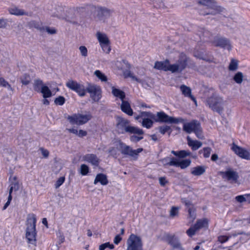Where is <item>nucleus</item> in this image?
I'll return each instance as SVG.
<instances>
[{
	"label": "nucleus",
	"mask_w": 250,
	"mask_h": 250,
	"mask_svg": "<svg viewBox=\"0 0 250 250\" xmlns=\"http://www.w3.org/2000/svg\"><path fill=\"white\" fill-rule=\"evenodd\" d=\"M188 217L192 222L196 218L195 209L193 206H191L188 208Z\"/></svg>",
	"instance_id": "nucleus-37"
},
{
	"label": "nucleus",
	"mask_w": 250,
	"mask_h": 250,
	"mask_svg": "<svg viewBox=\"0 0 250 250\" xmlns=\"http://www.w3.org/2000/svg\"><path fill=\"white\" fill-rule=\"evenodd\" d=\"M180 208L178 207L173 206L171 207L169 211V216L171 218H174L179 216V211Z\"/></svg>",
	"instance_id": "nucleus-36"
},
{
	"label": "nucleus",
	"mask_w": 250,
	"mask_h": 250,
	"mask_svg": "<svg viewBox=\"0 0 250 250\" xmlns=\"http://www.w3.org/2000/svg\"><path fill=\"white\" fill-rule=\"evenodd\" d=\"M89 172L88 167L85 165L82 164L80 167V173L82 175H86Z\"/></svg>",
	"instance_id": "nucleus-44"
},
{
	"label": "nucleus",
	"mask_w": 250,
	"mask_h": 250,
	"mask_svg": "<svg viewBox=\"0 0 250 250\" xmlns=\"http://www.w3.org/2000/svg\"><path fill=\"white\" fill-rule=\"evenodd\" d=\"M203 155L204 157L208 158L211 153V149L209 147H205L203 148Z\"/></svg>",
	"instance_id": "nucleus-49"
},
{
	"label": "nucleus",
	"mask_w": 250,
	"mask_h": 250,
	"mask_svg": "<svg viewBox=\"0 0 250 250\" xmlns=\"http://www.w3.org/2000/svg\"><path fill=\"white\" fill-rule=\"evenodd\" d=\"M98 182L100 183L102 185H106L108 183L107 176L103 173L98 174L94 180V184L96 185Z\"/></svg>",
	"instance_id": "nucleus-28"
},
{
	"label": "nucleus",
	"mask_w": 250,
	"mask_h": 250,
	"mask_svg": "<svg viewBox=\"0 0 250 250\" xmlns=\"http://www.w3.org/2000/svg\"><path fill=\"white\" fill-rule=\"evenodd\" d=\"M10 181H11V184L10 185L9 190L11 192H12L13 190H18L19 189V184L16 177H11L10 178Z\"/></svg>",
	"instance_id": "nucleus-31"
},
{
	"label": "nucleus",
	"mask_w": 250,
	"mask_h": 250,
	"mask_svg": "<svg viewBox=\"0 0 250 250\" xmlns=\"http://www.w3.org/2000/svg\"><path fill=\"white\" fill-rule=\"evenodd\" d=\"M243 79V75L240 72H237L234 76L233 80L237 83L240 84L242 83Z\"/></svg>",
	"instance_id": "nucleus-39"
},
{
	"label": "nucleus",
	"mask_w": 250,
	"mask_h": 250,
	"mask_svg": "<svg viewBox=\"0 0 250 250\" xmlns=\"http://www.w3.org/2000/svg\"><path fill=\"white\" fill-rule=\"evenodd\" d=\"M143 139V137H138L132 135L130 137V140L132 142H138Z\"/></svg>",
	"instance_id": "nucleus-58"
},
{
	"label": "nucleus",
	"mask_w": 250,
	"mask_h": 250,
	"mask_svg": "<svg viewBox=\"0 0 250 250\" xmlns=\"http://www.w3.org/2000/svg\"><path fill=\"white\" fill-rule=\"evenodd\" d=\"M107 248L112 250L114 248V246L113 244H110L109 242H106L99 246V250H104Z\"/></svg>",
	"instance_id": "nucleus-42"
},
{
	"label": "nucleus",
	"mask_w": 250,
	"mask_h": 250,
	"mask_svg": "<svg viewBox=\"0 0 250 250\" xmlns=\"http://www.w3.org/2000/svg\"><path fill=\"white\" fill-rule=\"evenodd\" d=\"M158 119L155 118V121L157 122L167 123L170 124H178L183 123L185 120L182 118H174L166 114L163 111L157 113Z\"/></svg>",
	"instance_id": "nucleus-11"
},
{
	"label": "nucleus",
	"mask_w": 250,
	"mask_h": 250,
	"mask_svg": "<svg viewBox=\"0 0 250 250\" xmlns=\"http://www.w3.org/2000/svg\"><path fill=\"white\" fill-rule=\"evenodd\" d=\"M206 104L213 111L219 114L222 113L224 110V100L219 96L213 95L209 97L207 100Z\"/></svg>",
	"instance_id": "nucleus-5"
},
{
	"label": "nucleus",
	"mask_w": 250,
	"mask_h": 250,
	"mask_svg": "<svg viewBox=\"0 0 250 250\" xmlns=\"http://www.w3.org/2000/svg\"><path fill=\"white\" fill-rule=\"evenodd\" d=\"M67 130L70 132V133H72L74 134H75V135H77V134H78V130L76 128H69V129H67Z\"/></svg>",
	"instance_id": "nucleus-64"
},
{
	"label": "nucleus",
	"mask_w": 250,
	"mask_h": 250,
	"mask_svg": "<svg viewBox=\"0 0 250 250\" xmlns=\"http://www.w3.org/2000/svg\"><path fill=\"white\" fill-rule=\"evenodd\" d=\"M116 129L119 133L128 132L138 135L143 134L144 132L142 129L137 127L129 125V122L127 119L120 116L116 118Z\"/></svg>",
	"instance_id": "nucleus-1"
},
{
	"label": "nucleus",
	"mask_w": 250,
	"mask_h": 250,
	"mask_svg": "<svg viewBox=\"0 0 250 250\" xmlns=\"http://www.w3.org/2000/svg\"><path fill=\"white\" fill-rule=\"evenodd\" d=\"M117 148L119 149L122 154L131 157H136L139 153L143 151V149L141 148L136 150L132 149L129 146L120 141L117 142Z\"/></svg>",
	"instance_id": "nucleus-9"
},
{
	"label": "nucleus",
	"mask_w": 250,
	"mask_h": 250,
	"mask_svg": "<svg viewBox=\"0 0 250 250\" xmlns=\"http://www.w3.org/2000/svg\"><path fill=\"white\" fill-rule=\"evenodd\" d=\"M110 14V10L106 8H97V15L100 20H104L105 18L109 17Z\"/></svg>",
	"instance_id": "nucleus-22"
},
{
	"label": "nucleus",
	"mask_w": 250,
	"mask_h": 250,
	"mask_svg": "<svg viewBox=\"0 0 250 250\" xmlns=\"http://www.w3.org/2000/svg\"><path fill=\"white\" fill-rule=\"evenodd\" d=\"M182 203L185 204V205L186 206L187 208H188L189 207L193 206L191 203L189 201L187 200L186 199H182Z\"/></svg>",
	"instance_id": "nucleus-56"
},
{
	"label": "nucleus",
	"mask_w": 250,
	"mask_h": 250,
	"mask_svg": "<svg viewBox=\"0 0 250 250\" xmlns=\"http://www.w3.org/2000/svg\"><path fill=\"white\" fill-rule=\"evenodd\" d=\"M215 45L216 46L226 48L229 50H230L231 49L229 41L224 38H220L217 39L215 42Z\"/></svg>",
	"instance_id": "nucleus-25"
},
{
	"label": "nucleus",
	"mask_w": 250,
	"mask_h": 250,
	"mask_svg": "<svg viewBox=\"0 0 250 250\" xmlns=\"http://www.w3.org/2000/svg\"><path fill=\"white\" fill-rule=\"evenodd\" d=\"M27 228L25 237L29 244L36 245V218L35 215L29 214L27 217Z\"/></svg>",
	"instance_id": "nucleus-2"
},
{
	"label": "nucleus",
	"mask_w": 250,
	"mask_h": 250,
	"mask_svg": "<svg viewBox=\"0 0 250 250\" xmlns=\"http://www.w3.org/2000/svg\"><path fill=\"white\" fill-rule=\"evenodd\" d=\"M65 102V99L62 96H59L55 100V103L56 104L62 105Z\"/></svg>",
	"instance_id": "nucleus-48"
},
{
	"label": "nucleus",
	"mask_w": 250,
	"mask_h": 250,
	"mask_svg": "<svg viewBox=\"0 0 250 250\" xmlns=\"http://www.w3.org/2000/svg\"><path fill=\"white\" fill-rule=\"evenodd\" d=\"M176 158L174 157H167L161 160L162 164L165 167L175 166Z\"/></svg>",
	"instance_id": "nucleus-30"
},
{
	"label": "nucleus",
	"mask_w": 250,
	"mask_h": 250,
	"mask_svg": "<svg viewBox=\"0 0 250 250\" xmlns=\"http://www.w3.org/2000/svg\"><path fill=\"white\" fill-rule=\"evenodd\" d=\"M159 183L162 186H165L168 183L167 180L165 177H161L159 178Z\"/></svg>",
	"instance_id": "nucleus-54"
},
{
	"label": "nucleus",
	"mask_w": 250,
	"mask_h": 250,
	"mask_svg": "<svg viewBox=\"0 0 250 250\" xmlns=\"http://www.w3.org/2000/svg\"><path fill=\"white\" fill-rule=\"evenodd\" d=\"M198 3L207 7V11L202 13L204 15H214L223 12L224 10V8L218 5L212 0H198Z\"/></svg>",
	"instance_id": "nucleus-6"
},
{
	"label": "nucleus",
	"mask_w": 250,
	"mask_h": 250,
	"mask_svg": "<svg viewBox=\"0 0 250 250\" xmlns=\"http://www.w3.org/2000/svg\"><path fill=\"white\" fill-rule=\"evenodd\" d=\"M66 86L70 90L76 92L80 97H83L86 93V88L82 83L77 81L69 80L66 83Z\"/></svg>",
	"instance_id": "nucleus-8"
},
{
	"label": "nucleus",
	"mask_w": 250,
	"mask_h": 250,
	"mask_svg": "<svg viewBox=\"0 0 250 250\" xmlns=\"http://www.w3.org/2000/svg\"><path fill=\"white\" fill-rule=\"evenodd\" d=\"M87 135V132L86 131L80 129L78 131L77 135L80 137H83Z\"/></svg>",
	"instance_id": "nucleus-60"
},
{
	"label": "nucleus",
	"mask_w": 250,
	"mask_h": 250,
	"mask_svg": "<svg viewBox=\"0 0 250 250\" xmlns=\"http://www.w3.org/2000/svg\"><path fill=\"white\" fill-rule=\"evenodd\" d=\"M140 117L142 119V125L143 127L148 129L152 126V120H155V114L150 112H142Z\"/></svg>",
	"instance_id": "nucleus-17"
},
{
	"label": "nucleus",
	"mask_w": 250,
	"mask_h": 250,
	"mask_svg": "<svg viewBox=\"0 0 250 250\" xmlns=\"http://www.w3.org/2000/svg\"><path fill=\"white\" fill-rule=\"evenodd\" d=\"M180 89L182 91V94L185 97H188L191 98L195 103H196L195 98L191 95V90L190 87L183 84L180 86Z\"/></svg>",
	"instance_id": "nucleus-29"
},
{
	"label": "nucleus",
	"mask_w": 250,
	"mask_h": 250,
	"mask_svg": "<svg viewBox=\"0 0 250 250\" xmlns=\"http://www.w3.org/2000/svg\"><path fill=\"white\" fill-rule=\"evenodd\" d=\"M170 244L173 248L179 249L181 248V244L178 241L173 240Z\"/></svg>",
	"instance_id": "nucleus-55"
},
{
	"label": "nucleus",
	"mask_w": 250,
	"mask_h": 250,
	"mask_svg": "<svg viewBox=\"0 0 250 250\" xmlns=\"http://www.w3.org/2000/svg\"><path fill=\"white\" fill-rule=\"evenodd\" d=\"M8 11L10 14L16 16L28 15V14L24 12L23 10L16 7H13L9 8Z\"/></svg>",
	"instance_id": "nucleus-32"
},
{
	"label": "nucleus",
	"mask_w": 250,
	"mask_h": 250,
	"mask_svg": "<svg viewBox=\"0 0 250 250\" xmlns=\"http://www.w3.org/2000/svg\"><path fill=\"white\" fill-rule=\"evenodd\" d=\"M206 170V166H199L192 167L190 169V173L194 176H198L203 175L205 172Z\"/></svg>",
	"instance_id": "nucleus-23"
},
{
	"label": "nucleus",
	"mask_w": 250,
	"mask_h": 250,
	"mask_svg": "<svg viewBox=\"0 0 250 250\" xmlns=\"http://www.w3.org/2000/svg\"><path fill=\"white\" fill-rule=\"evenodd\" d=\"M154 68L159 70L170 71V64L167 60L165 61H157L155 63Z\"/></svg>",
	"instance_id": "nucleus-20"
},
{
	"label": "nucleus",
	"mask_w": 250,
	"mask_h": 250,
	"mask_svg": "<svg viewBox=\"0 0 250 250\" xmlns=\"http://www.w3.org/2000/svg\"><path fill=\"white\" fill-rule=\"evenodd\" d=\"M121 102L122 103L120 105L121 110L128 115L132 116L133 111L131 108L130 103L128 101L125 100V99L122 100Z\"/></svg>",
	"instance_id": "nucleus-21"
},
{
	"label": "nucleus",
	"mask_w": 250,
	"mask_h": 250,
	"mask_svg": "<svg viewBox=\"0 0 250 250\" xmlns=\"http://www.w3.org/2000/svg\"><path fill=\"white\" fill-rule=\"evenodd\" d=\"M65 178L64 177H60L56 181L55 184V188H59L64 182Z\"/></svg>",
	"instance_id": "nucleus-50"
},
{
	"label": "nucleus",
	"mask_w": 250,
	"mask_h": 250,
	"mask_svg": "<svg viewBox=\"0 0 250 250\" xmlns=\"http://www.w3.org/2000/svg\"><path fill=\"white\" fill-rule=\"evenodd\" d=\"M41 150L42 152V155L45 157L46 158L49 155V152L46 149H44L42 148H41Z\"/></svg>",
	"instance_id": "nucleus-63"
},
{
	"label": "nucleus",
	"mask_w": 250,
	"mask_h": 250,
	"mask_svg": "<svg viewBox=\"0 0 250 250\" xmlns=\"http://www.w3.org/2000/svg\"><path fill=\"white\" fill-rule=\"evenodd\" d=\"M44 85L43 84V82L40 79H36L34 81L33 87L34 89L39 92L42 89V87Z\"/></svg>",
	"instance_id": "nucleus-34"
},
{
	"label": "nucleus",
	"mask_w": 250,
	"mask_h": 250,
	"mask_svg": "<svg viewBox=\"0 0 250 250\" xmlns=\"http://www.w3.org/2000/svg\"><path fill=\"white\" fill-rule=\"evenodd\" d=\"M67 118L71 124L80 125L90 120L92 115L90 113L85 112L74 114L68 116Z\"/></svg>",
	"instance_id": "nucleus-4"
},
{
	"label": "nucleus",
	"mask_w": 250,
	"mask_h": 250,
	"mask_svg": "<svg viewBox=\"0 0 250 250\" xmlns=\"http://www.w3.org/2000/svg\"><path fill=\"white\" fill-rule=\"evenodd\" d=\"M96 37L100 43V45L104 52L109 54L111 50L110 41L104 33L98 32L96 33Z\"/></svg>",
	"instance_id": "nucleus-12"
},
{
	"label": "nucleus",
	"mask_w": 250,
	"mask_h": 250,
	"mask_svg": "<svg viewBox=\"0 0 250 250\" xmlns=\"http://www.w3.org/2000/svg\"><path fill=\"white\" fill-rule=\"evenodd\" d=\"M194 56L195 57L200 59H205V57L203 53H198L196 51H195L194 53Z\"/></svg>",
	"instance_id": "nucleus-59"
},
{
	"label": "nucleus",
	"mask_w": 250,
	"mask_h": 250,
	"mask_svg": "<svg viewBox=\"0 0 250 250\" xmlns=\"http://www.w3.org/2000/svg\"><path fill=\"white\" fill-rule=\"evenodd\" d=\"M46 31L50 34H54L56 33V30L54 28H50L48 27H46L45 28Z\"/></svg>",
	"instance_id": "nucleus-57"
},
{
	"label": "nucleus",
	"mask_w": 250,
	"mask_h": 250,
	"mask_svg": "<svg viewBox=\"0 0 250 250\" xmlns=\"http://www.w3.org/2000/svg\"><path fill=\"white\" fill-rule=\"evenodd\" d=\"M0 85L4 87H7L8 89L13 91V89L11 85L2 78H0Z\"/></svg>",
	"instance_id": "nucleus-43"
},
{
	"label": "nucleus",
	"mask_w": 250,
	"mask_h": 250,
	"mask_svg": "<svg viewBox=\"0 0 250 250\" xmlns=\"http://www.w3.org/2000/svg\"><path fill=\"white\" fill-rule=\"evenodd\" d=\"M40 92H41L42 94V96L44 98H49L52 95V93L50 90L46 85H44L43 86H42V89Z\"/></svg>",
	"instance_id": "nucleus-35"
},
{
	"label": "nucleus",
	"mask_w": 250,
	"mask_h": 250,
	"mask_svg": "<svg viewBox=\"0 0 250 250\" xmlns=\"http://www.w3.org/2000/svg\"><path fill=\"white\" fill-rule=\"evenodd\" d=\"M171 153L176 156H177L180 158H184L187 156H189L191 155V152L187 150H180V151H171Z\"/></svg>",
	"instance_id": "nucleus-33"
},
{
	"label": "nucleus",
	"mask_w": 250,
	"mask_h": 250,
	"mask_svg": "<svg viewBox=\"0 0 250 250\" xmlns=\"http://www.w3.org/2000/svg\"><path fill=\"white\" fill-rule=\"evenodd\" d=\"M78 12L73 9H70L66 11V14H62L59 13L54 15L60 19H65L68 22L76 23H77Z\"/></svg>",
	"instance_id": "nucleus-13"
},
{
	"label": "nucleus",
	"mask_w": 250,
	"mask_h": 250,
	"mask_svg": "<svg viewBox=\"0 0 250 250\" xmlns=\"http://www.w3.org/2000/svg\"><path fill=\"white\" fill-rule=\"evenodd\" d=\"M86 92H88L90 97L95 102H98L102 97V90L101 87L93 84H88L86 87Z\"/></svg>",
	"instance_id": "nucleus-14"
},
{
	"label": "nucleus",
	"mask_w": 250,
	"mask_h": 250,
	"mask_svg": "<svg viewBox=\"0 0 250 250\" xmlns=\"http://www.w3.org/2000/svg\"><path fill=\"white\" fill-rule=\"evenodd\" d=\"M238 68V62L237 60L234 59H231V62L229 63V69L230 71H234Z\"/></svg>",
	"instance_id": "nucleus-41"
},
{
	"label": "nucleus",
	"mask_w": 250,
	"mask_h": 250,
	"mask_svg": "<svg viewBox=\"0 0 250 250\" xmlns=\"http://www.w3.org/2000/svg\"><path fill=\"white\" fill-rule=\"evenodd\" d=\"M111 89L112 94L116 98L120 99L121 101L125 99V94L124 91L114 86H112Z\"/></svg>",
	"instance_id": "nucleus-27"
},
{
	"label": "nucleus",
	"mask_w": 250,
	"mask_h": 250,
	"mask_svg": "<svg viewBox=\"0 0 250 250\" xmlns=\"http://www.w3.org/2000/svg\"><path fill=\"white\" fill-rule=\"evenodd\" d=\"M82 56L86 57L88 55L87 49L85 46H80L79 48Z\"/></svg>",
	"instance_id": "nucleus-45"
},
{
	"label": "nucleus",
	"mask_w": 250,
	"mask_h": 250,
	"mask_svg": "<svg viewBox=\"0 0 250 250\" xmlns=\"http://www.w3.org/2000/svg\"><path fill=\"white\" fill-rule=\"evenodd\" d=\"M115 146H116L115 147H112L109 149V153L112 156L117 157L119 155V151H120L119 149L117 148V142L116 143Z\"/></svg>",
	"instance_id": "nucleus-40"
},
{
	"label": "nucleus",
	"mask_w": 250,
	"mask_h": 250,
	"mask_svg": "<svg viewBox=\"0 0 250 250\" xmlns=\"http://www.w3.org/2000/svg\"><path fill=\"white\" fill-rule=\"evenodd\" d=\"M83 160L87 163H90L94 167H98L100 160L94 154H87L83 157Z\"/></svg>",
	"instance_id": "nucleus-19"
},
{
	"label": "nucleus",
	"mask_w": 250,
	"mask_h": 250,
	"mask_svg": "<svg viewBox=\"0 0 250 250\" xmlns=\"http://www.w3.org/2000/svg\"><path fill=\"white\" fill-rule=\"evenodd\" d=\"M30 81V76L28 75H24L21 78V83L24 85H27Z\"/></svg>",
	"instance_id": "nucleus-46"
},
{
	"label": "nucleus",
	"mask_w": 250,
	"mask_h": 250,
	"mask_svg": "<svg viewBox=\"0 0 250 250\" xmlns=\"http://www.w3.org/2000/svg\"><path fill=\"white\" fill-rule=\"evenodd\" d=\"M7 24L6 21L3 19H0V28H4Z\"/></svg>",
	"instance_id": "nucleus-62"
},
{
	"label": "nucleus",
	"mask_w": 250,
	"mask_h": 250,
	"mask_svg": "<svg viewBox=\"0 0 250 250\" xmlns=\"http://www.w3.org/2000/svg\"><path fill=\"white\" fill-rule=\"evenodd\" d=\"M184 123L183 130L188 133H190L193 132L196 137L200 139L204 138L202 132V129L200 123L196 120H193L190 122Z\"/></svg>",
	"instance_id": "nucleus-3"
},
{
	"label": "nucleus",
	"mask_w": 250,
	"mask_h": 250,
	"mask_svg": "<svg viewBox=\"0 0 250 250\" xmlns=\"http://www.w3.org/2000/svg\"><path fill=\"white\" fill-rule=\"evenodd\" d=\"M191 163V161L189 159L179 160L176 158L175 167H180L181 169H184L188 167L190 165Z\"/></svg>",
	"instance_id": "nucleus-26"
},
{
	"label": "nucleus",
	"mask_w": 250,
	"mask_h": 250,
	"mask_svg": "<svg viewBox=\"0 0 250 250\" xmlns=\"http://www.w3.org/2000/svg\"><path fill=\"white\" fill-rule=\"evenodd\" d=\"M122 237L119 235H117L114 239V243L116 245H118L122 240Z\"/></svg>",
	"instance_id": "nucleus-61"
},
{
	"label": "nucleus",
	"mask_w": 250,
	"mask_h": 250,
	"mask_svg": "<svg viewBox=\"0 0 250 250\" xmlns=\"http://www.w3.org/2000/svg\"><path fill=\"white\" fill-rule=\"evenodd\" d=\"M231 149L241 158L247 160H250V150H248L234 144L231 146Z\"/></svg>",
	"instance_id": "nucleus-18"
},
{
	"label": "nucleus",
	"mask_w": 250,
	"mask_h": 250,
	"mask_svg": "<svg viewBox=\"0 0 250 250\" xmlns=\"http://www.w3.org/2000/svg\"><path fill=\"white\" fill-rule=\"evenodd\" d=\"M189 58L184 53H181L177 61L173 64H170L171 73H181L187 67Z\"/></svg>",
	"instance_id": "nucleus-7"
},
{
	"label": "nucleus",
	"mask_w": 250,
	"mask_h": 250,
	"mask_svg": "<svg viewBox=\"0 0 250 250\" xmlns=\"http://www.w3.org/2000/svg\"><path fill=\"white\" fill-rule=\"evenodd\" d=\"M94 75L102 82H105L107 80L106 76L99 70L94 72Z\"/></svg>",
	"instance_id": "nucleus-38"
},
{
	"label": "nucleus",
	"mask_w": 250,
	"mask_h": 250,
	"mask_svg": "<svg viewBox=\"0 0 250 250\" xmlns=\"http://www.w3.org/2000/svg\"><path fill=\"white\" fill-rule=\"evenodd\" d=\"M208 226V221L207 219L203 218L198 220L196 224L192 227H191L187 231V234L192 237L194 235L197 231H198L201 229L207 228Z\"/></svg>",
	"instance_id": "nucleus-15"
},
{
	"label": "nucleus",
	"mask_w": 250,
	"mask_h": 250,
	"mask_svg": "<svg viewBox=\"0 0 250 250\" xmlns=\"http://www.w3.org/2000/svg\"><path fill=\"white\" fill-rule=\"evenodd\" d=\"M231 236H227L225 235H220L218 237V240L221 243H223L227 242Z\"/></svg>",
	"instance_id": "nucleus-51"
},
{
	"label": "nucleus",
	"mask_w": 250,
	"mask_h": 250,
	"mask_svg": "<svg viewBox=\"0 0 250 250\" xmlns=\"http://www.w3.org/2000/svg\"><path fill=\"white\" fill-rule=\"evenodd\" d=\"M12 192H11L10 190L9 191V195H8V200H7V202L5 204L4 206H3V210H4L8 206L10 205V203L12 200Z\"/></svg>",
	"instance_id": "nucleus-52"
},
{
	"label": "nucleus",
	"mask_w": 250,
	"mask_h": 250,
	"mask_svg": "<svg viewBox=\"0 0 250 250\" xmlns=\"http://www.w3.org/2000/svg\"><path fill=\"white\" fill-rule=\"evenodd\" d=\"M236 200L239 203H242L246 202L247 200V197L246 194L243 195H239L235 197Z\"/></svg>",
	"instance_id": "nucleus-53"
},
{
	"label": "nucleus",
	"mask_w": 250,
	"mask_h": 250,
	"mask_svg": "<svg viewBox=\"0 0 250 250\" xmlns=\"http://www.w3.org/2000/svg\"><path fill=\"white\" fill-rule=\"evenodd\" d=\"M187 142L188 145L193 150L198 149L202 146V142L197 140H193L189 136L187 137Z\"/></svg>",
	"instance_id": "nucleus-24"
},
{
	"label": "nucleus",
	"mask_w": 250,
	"mask_h": 250,
	"mask_svg": "<svg viewBox=\"0 0 250 250\" xmlns=\"http://www.w3.org/2000/svg\"><path fill=\"white\" fill-rule=\"evenodd\" d=\"M169 130H170V127L167 125H163L159 127V132L162 134H164Z\"/></svg>",
	"instance_id": "nucleus-47"
},
{
	"label": "nucleus",
	"mask_w": 250,
	"mask_h": 250,
	"mask_svg": "<svg viewBox=\"0 0 250 250\" xmlns=\"http://www.w3.org/2000/svg\"><path fill=\"white\" fill-rule=\"evenodd\" d=\"M220 174L223 179L229 181L231 183H238V173L232 168H229L225 171H220Z\"/></svg>",
	"instance_id": "nucleus-16"
},
{
	"label": "nucleus",
	"mask_w": 250,
	"mask_h": 250,
	"mask_svg": "<svg viewBox=\"0 0 250 250\" xmlns=\"http://www.w3.org/2000/svg\"><path fill=\"white\" fill-rule=\"evenodd\" d=\"M126 250H143L141 238L135 234H131L126 242Z\"/></svg>",
	"instance_id": "nucleus-10"
}]
</instances>
